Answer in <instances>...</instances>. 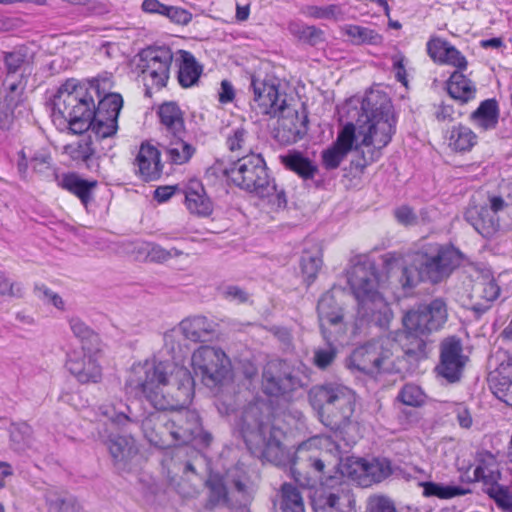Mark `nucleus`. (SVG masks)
Returning a JSON list of instances; mask_svg holds the SVG:
<instances>
[{
    "instance_id": "28",
    "label": "nucleus",
    "mask_w": 512,
    "mask_h": 512,
    "mask_svg": "<svg viewBox=\"0 0 512 512\" xmlns=\"http://www.w3.org/2000/svg\"><path fill=\"white\" fill-rule=\"evenodd\" d=\"M185 203L187 209L198 216H209L213 211L211 200L207 197L203 185L192 180L185 190Z\"/></svg>"
},
{
    "instance_id": "55",
    "label": "nucleus",
    "mask_w": 512,
    "mask_h": 512,
    "mask_svg": "<svg viewBox=\"0 0 512 512\" xmlns=\"http://www.w3.org/2000/svg\"><path fill=\"white\" fill-rule=\"evenodd\" d=\"M433 114L439 122L450 123L460 118L463 115V112L461 110H456L453 105L442 102L441 104L434 106Z\"/></svg>"
},
{
    "instance_id": "52",
    "label": "nucleus",
    "mask_w": 512,
    "mask_h": 512,
    "mask_svg": "<svg viewBox=\"0 0 512 512\" xmlns=\"http://www.w3.org/2000/svg\"><path fill=\"white\" fill-rule=\"evenodd\" d=\"M326 341L327 345L325 347L316 348L313 356L314 365L321 370H325L331 366L338 353L337 348L332 344L334 340Z\"/></svg>"
},
{
    "instance_id": "10",
    "label": "nucleus",
    "mask_w": 512,
    "mask_h": 512,
    "mask_svg": "<svg viewBox=\"0 0 512 512\" xmlns=\"http://www.w3.org/2000/svg\"><path fill=\"white\" fill-rule=\"evenodd\" d=\"M53 106L68 122L73 133L81 134L89 130L94 116V99L83 87L67 81L58 89Z\"/></svg>"
},
{
    "instance_id": "34",
    "label": "nucleus",
    "mask_w": 512,
    "mask_h": 512,
    "mask_svg": "<svg viewBox=\"0 0 512 512\" xmlns=\"http://www.w3.org/2000/svg\"><path fill=\"white\" fill-rule=\"evenodd\" d=\"M179 54L178 81L182 87L188 88L197 83L202 73V67L192 53L180 50Z\"/></svg>"
},
{
    "instance_id": "17",
    "label": "nucleus",
    "mask_w": 512,
    "mask_h": 512,
    "mask_svg": "<svg viewBox=\"0 0 512 512\" xmlns=\"http://www.w3.org/2000/svg\"><path fill=\"white\" fill-rule=\"evenodd\" d=\"M251 87L254 94L252 107L258 113L277 117L285 110L286 97L279 94L276 80L253 77Z\"/></svg>"
},
{
    "instance_id": "31",
    "label": "nucleus",
    "mask_w": 512,
    "mask_h": 512,
    "mask_svg": "<svg viewBox=\"0 0 512 512\" xmlns=\"http://www.w3.org/2000/svg\"><path fill=\"white\" fill-rule=\"evenodd\" d=\"M185 137L186 135H177L175 137H164L161 140V147L174 164L181 165L188 162L195 153V148L185 141Z\"/></svg>"
},
{
    "instance_id": "21",
    "label": "nucleus",
    "mask_w": 512,
    "mask_h": 512,
    "mask_svg": "<svg viewBox=\"0 0 512 512\" xmlns=\"http://www.w3.org/2000/svg\"><path fill=\"white\" fill-rule=\"evenodd\" d=\"M426 46L427 53L434 62L452 65L459 70L467 68L466 58L448 41L439 37H432Z\"/></svg>"
},
{
    "instance_id": "15",
    "label": "nucleus",
    "mask_w": 512,
    "mask_h": 512,
    "mask_svg": "<svg viewBox=\"0 0 512 512\" xmlns=\"http://www.w3.org/2000/svg\"><path fill=\"white\" fill-rule=\"evenodd\" d=\"M313 498L314 512H355V499L341 477L330 475Z\"/></svg>"
},
{
    "instance_id": "7",
    "label": "nucleus",
    "mask_w": 512,
    "mask_h": 512,
    "mask_svg": "<svg viewBox=\"0 0 512 512\" xmlns=\"http://www.w3.org/2000/svg\"><path fill=\"white\" fill-rule=\"evenodd\" d=\"M348 283L358 301V314L380 328H387L392 312L378 291L375 267L368 262L355 264L348 272Z\"/></svg>"
},
{
    "instance_id": "43",
    "label": "nucleus",
    "mask_w": 512,
    "mask_h": 512,
    "mask_svg": "<svg viewBox=\"0 0 512 512\" xmlns=\"http://www.w3.org/2000/svg\"><path fill=\"white\" fill-rule=\"evenodd\" d=\"M99 102L97 107L94 105V115L99 117H110L118 119L120 110L123 106V99L118 93H108L103 97L98 94Z\"/></svg>"
},
{
    "instance_id": "51",
    "label": "nucleus",
    "mask_w": 512,
    "mask_h": 512,
    "mask_svg": "<svg viewBox=\"0 0 512 512\" xmlns=\"http://www.w3.org/2000/svg\"><path fill=\"white\" fill-rule=\"evenodd\" d=\"M48 512H79L80 505L77 500L68 494L49 496L47 498Z\"/></svg>"
},
{
    "instance_id": "37",
    "label": "nucleus",
    "mask_w": 512,
    "mask_h": 512,
    "mask_svg": "<svg viewBox=\"0 0 512 512\" xmlns=\"http://www.w3.org/2000/svg\"><path fill=\"white\" fill-rule=\"evenodd\" d=\"M474 478L476 481L483 482L485 488L500 485L501 472L496 459L492 455L489 454L479 461L474 470Z\"/></svg>"
},
{
    "instance_id": "59",
    "label": "nucleus",
    "mask_w": 512,
    "mask_h": 512,
    "mask_svg": "<svg viewBox=\"0 0 512 512\" xmlns=\"http://www.w3.org/2000/svg\"><path fill=\"white\" fill-rule=\"evenodd\" d=\"M394 217L403 226H415L419 224V217L408 205H402L394 210Z\"/></svg>"
},
{
    "instance_id": "36",
    "label": "nucleus",
    "mask_w": 512,
    "mask_h": 512,
    "mask_svg": "<svg viewBox=\"0 0 512 512\" xmlns=\"http://www.w3.org/2000/svg\"><path fill=\"white\" fill-rule=\"evenodd\" d=\"M99 413L117 427L125 426L127 423L134 421L130 406L121 400L115 403L102 404L99 407Z\"/></svg>"
},
{
    "instance_id": "1",
    "label": "nucleus",
    "mask_w": 512,
    "mask_h": 512,
    "mask_svg": "<svg viewBox=\"0 0 512 512\" xmlns=\"http://www.w3.org/2000/svg\"><path fill=\"white\" fill-rule=\"evenodd\" d=\"M131 371L127 385L156 410L169 411L171 446L189 444L199 437L209 444L211 436L203 433L199 415L186 409L194 396V379L186 367L153 359L134 365Z\"/></svg>"
},
{
    "instance_id": "41",
    "label": "nucleus",
    "mask_w": 512,
    "mask_h": 512,
    "mask_svg": "<svg viewBox=\"0 0 512 512\" xmlns=\"http://www.w3.org/2000/svg\"><path fill=\"white\" fill-rule=\"evenodd\" d=\"M10 440L16 451L31 449L34 444L33 429L27 423L12 424L10 427Z\"/></svg>"
},
{
    "instance_id": "32",
    "label": "nucleus",
    "mask_w": 512,
    "mask_h": 512,
    "mask_svg": "<svg viewBox=\"0 0 512 512\" xmlns=\"http://www.w3.org/2000/svg\"><path fill=\"white\" fill-rule=\"evenodd\" d=\"M463 70L453 72L448 81V93L461 105L473 100L476 96V86L463 73Z\"/></svg>"
},
{
    "instance_id": "30",
    "label": "nucleus",
    "mask_w": 512,
    "mask_h": 512,
    "mask_svg": "<svg viewBox=\"0 0 512 512\" xmlns=\"http://www.w3.org/2000/svg\"><path fill=\"white\" fill-rule=\"evenodd\" d=\"M180 330L186 339L204 342L215 332V324L205 316H194L181 321Z\"/></svg>"
},
{
    "instance_id": "50",
    "label": "nucleus",
    "mask_w": 512,
    "mask_h": 512,
    "mask_svg": "<svg viewBox=\"0 0 512 512\" xmlns=\"http://www.w3.org/2000/svg\"><path fill=\"white\" fill-rule=\"evenodd\" d=\"M484 492L493 499L502 512H512V494L508 487L503 485L491 486L485 488Z\"/></svg>"
},
{
    "instance_id": "23",
    "label": "nucleus",
    "mask_w": 512,
    "mask_h": 512,
    "mask_svg": "<svg viewBox=\"0 0 512 512\" xmlns=\"http://www.w3.org/2000/svg\"><path fill=\"white\" fill-rule=\"evenodd\" d=\"M500 294V287L494 279L482 278L472 287L470 299L471 310L478 314L485 313Z\"/></svg>"
},
{
    "instance_id": "26",
    "label": "nucleus",
    "mask_w": 512,
    "mask_h": 512,
    "mask_svg": "<svg viewBox=\"0 0 512 512\" xmlns=\"http://www.w3.org/2000/svg\"><path fill=\"white\" fill-rule=\"evenodd\" d=\"M138 173L144 181H153L160 177L162 165L160 152L150 144H142L135 159Z\"/></svg>"
},
{
    "instance_id": "3",
    "label": "nucleus",
    "mask_w": 512,
    "mask_h": 512,
    "mask_svg": "<svg viewBox=\"0 0 512 512\" xmlns=\"http://www.w3.org/2000/svg\"><path fill=\"white\" fill-rule=\"evenodd\" d=\"M271 415L270 406L264 400H256L245 407L236 425L254 456L280 464L285 457L284 433L272 424Z\"/></svg>"
},
{
    "instance_id": "8",
    "label": "nucleus",
    "mask_w": 512,
    "mask_h": 512,
    "mask_svg": "<svg viewBox=\"0 0 512 512\" xmlns=\"http://www.w3.org/2000/svg\"><path fill=\"white\" fill-rule=\"evenodd\" d=\"M448 318L447 304L442 298H435L427 304H421L415 309L407 311L402 323L407 340L405 353L416 359L427 356V337L440 330Z\"/></svg>"
},
{
    "instance_id": "16",
    "label": "nucleus",
    "mask_w": 512,
    "mask_h": 512,
    "mask_svg": "<svg viewBox=\"0 0 512 512\" xmlns=\"http://www.w3.org/2000/svg\"><path fill=\"white\" fill-rule=\"evenodd\" d=\"M320 330L325 340H338L345 334L343 309L331 291L325 292L317 305Z\"/></svg>"
},
{
    "instance_id": "9",
    "label": "nucleus",
    "mask_w": 512,
    "mask_h": 512,
    "mask_svg": "<svg viewBox=\"0 0 512 512\" xmlns=\"http://www.w3.org/2000/svg\"><path fill=\"white\" fill-rule=\"evenodd\" d=\"M225 174L239 188L261 198L275 197L278 207L286 206L285 192L277 189L260 154L251 153L239 158L225 170Z\"/></svg>"
},
{
    "instance_id": "49",
    "label": "nucleus",
    "mask_w": 512,
    "mask_h": 512,
    "mask_svg": "<svg viewBox=\"0 0 512 512\" xmlns=\"http://www.w3.org/2000/svg\"><path fill=\"white\" fill-rule=\"evenodd\" d=\"M99 138H108L116 134L118 129V119L108 117H99L94 115L91 119L90 128Z\"/></svg>"
},
{
    "instance_id": "24",
    "label": "nucleus",
    "mask_w": 512,
    "mask_h": 512,
    "mask_svg": "<svg viewBox=\"0 0 512 512\" xmlns=\"http://www.w3.org/2000/svg\"><path fill=\"white\" fill-rule=\"evenodd\" d=\"M466 221L484 238H491L500 227L499 218L487 206L469 207L464 215Z\"/></svg>"
},
{
    "instance_id": "22",
    "label": "nucleus",
    "mask_w": 512,
    "mask_h": 512,
    "mask_svg": "<svg viewBox=\"0 0 512 512\" xmlns=\"http://www.w3.org/2000/svg\"><path fill=\"white\" fill-rule=\"evenodd\" d=\"M108 449L119 471H132L138 452L133 438L126 436L110 437Z\"/></svg>"
},
{
    "instance_id": "64",
    "label": "nucleus",
    "mask_w": 512,
    "mask_h": 512,
    "mask_svg": "<svg viewBox=\"0 0 512 512\" xmlns=\"http://www.w3.org/2000/svg\"><path fill=\"white\" fill-rule=\"evenodd\" d=\"M26 88L24 77L14 79V77L6 76L4 81V92L14 93V95H23Z\"/></svg>"
},
{
    "instance_id": "11",
    "label": "nucleus",
    "mask_w": 512,
    "mask_h": 512,
    "mask_svg": "<svg viewBox=\"0 0 512 512\" xmlns=\"http://www.w3.org/2000/svg\"><path fill=\"white\" fill-rule=\"evenodd\" d=\"M173 53L167 46H150L138 54L137 68L145 86V94L160 90L167 85Z\"/></svg>"
},
{
    "instance_id": "12",
    "label": "nucleus",
    "mask_w": 512,
    "mask_h": 512,
    "mask_svg": "<svg viewBox=\"0 0 512 512\" xmlns=\"http://www.w3.org/2000/svg\"><path fill=\"white\" fill-rule=\"evenodd\" d=\"M191 365L195 375L209 388L221 385L231 377L230 359L220 348L199 347L192 354Z\"/></svg>"
},
{
    "instance_id": "47",
    "label": "nucleus",
    "mask_w": 512,
    "mask_h": 512,
    "mask_svg": "<svg viewBox=\"0 0 512 512\" xmlns=\"http://www.w3.org/2000/svg\"><path fill=\"white\" fill-rule=\"evenodd\" d=\"M206 486L209 492L208 499L204 506L205 509L214 510L227 503V489L220 478H210L206 482Z\"/></svg>"
},
{
    "instance_id": "14",
    "label": "nucleus",
    "mask_w": 512,
    "mask_h": 512,
    "mask_svg": "<svg viewBox=\"0 0 512 512\" xmlns=\"http://www.w3.org/2000/svg\"><path fill=\"white\" fill-rule=\"evenodd\" d=\"M261 385L266 395L283 399H288L295 390L302 387L293 368L283 361H270L264 366Z\"/></svg>"
},
{
    "instance_id": "45",
    "label": "nucleus",
    "mask_w": 512,
    "mask_h": 512,
    "mask_svg": "<svg viewBox=\"0 0 512 512\" xmlns=\"http://www.w3.org/2000/svg\"><path fill=\"white\" fill-rule=\"evenodd\" d=\"M301 13L309 18L339 21L344 17L340 5L330 4L326 6L306 5L301 8Z\"/></svg>"
},
{
    "instance_id": "13",
    "label": "nucleus",
    "mask_w": 512,
    "mask_h": 512,
    "mask_svg": "<svg viewBox=\"0 0 512 512\" xmlns=\"http://www.w3.org/2000/svg\"><path fill=\"white\" fill-rule=\"evenodd\" d=\"M392 345L393 343L389 338L373 339L352 352L347 360V367L370 375L388 371L392 356Z\"/></svg>"
},
{
    "instance_id": "56",
    "label": "nucleus",
    "mask_w": 512,
    "mask_h": 512,
    "mask_svg": "<svg viewBox=\"0 0 512 512\" xmlns=\"http://www.w3.org/2000/svg\"><path fill=\"white\" fill-rule=\"evenodd\" d=\"M368 512H397L394 502L382 495L372 496L368 499Z\"/></svg>"
},
{
    "instance_id": "61",
    "label": "nucleus",
    "mask_w": 512,
    "mask_h": 512,
    "mask_svg": "<svg viewBox=\"0 0 512 512\" xmlns=\"http://www.w3.org/2000/svg\"><path fill=\"white\" fill-rule=\"evenodd\" d=\"M247 137L248 133L244 128L234 129L226 141L229 150L232 152L243 150L246 146Z\"/></svg>"
},
{
    "instance_id": "62",
    "label": "nucleus",
    "mask_w": 512,
    "mask_h": 512,
    "mask_svg": "<svg viewBox=\"0 0 512 512\" xmlns=\"http://www.w3.org/2000/svg\"><path fill=\"white\" fill-rule=\"evenodd\" d=\"M36 291H37L38 297L40 299H42L43 301L51 303L57 309H60V310L64 309V301L61 298V296L58 295L57 293L51 291L46 286H37Z\"/></svg>"
},
{
    "instance_id": "25",
    "label": "nucleus",
    "mask_w": 512,
    "mask_h": 512,
    "mask_svg": "<svg viewBox=\"0 0 512 512\" xmlns=\"http://www.w3.org/2000/svg\"><path fill=\"white\" fill-rule=\"evenodd\" d=\"M162 138L187 135L183 113L175 102L163 103L158 109Z\"/></svg>"
},
{
    "instance_id": "29",
    "label": "nucleus",
    "mask_w": 512,
    "mask_h": 512,
    "mask_svg": "<svg viewBox=\"0 0 512 512\" xmlns=\"http://www.w3.org/2000/svg\"><path fill=\"white\" fill-rule=\"evenodd\" d=\"M493 394L501 401L512 406V359L502 362L496 375L490 380Z\"/></svg>"
},
{
    "instance_id": "39",
    "label": "nucleus",
    "mask_w": 512,
    "mask_h": 512,
    "mask_svg": "<svg viewBox=\"0 0 512 512\" xmlns=\"http://www.w3.org/2000/svg\"><path fill=\"white\" fill-rule=\"evenodd\" d=\"M277 512H305L303 498L293 485L284 483Z\"/></svg>"
},
{
    "instance_id": "38",
    "label": "nucleus",
    "mask_w": 512,
    "mask_h": 512,
    "mask_svg": "<svg viewBox=\"0 0 512 512\" xmlns=\"http://www.w3.org/2000/svg\"><path fill=\"white\" fill-rule=\"evenodd\" d=\"M477 143V135L467 126L452 127L448 136V145L457 152L470 151Z\"/></svg>"
},
{
    "instance_id": "57",
    "label": "nucleus",
    "mask_w": 512,
    "mask_h": 512,
    "mask_svg": "<svg viewBox=\"0 0 512 512\" xmlns=\"http://www.w3.org/2000/svg\"><path fill=\"white\" fill-rule=\"evenodd\" d=\"M162 15L178 25H187L192 20V14L189 11L176 6L166 5Z\"/></svg>"
},
{
    "instance_id": "19",
    "label": "nucleus",
    "mask_w": 512,
    "mask_h": 512,
    "mask_svg": "<svg viewBox=\"0 0 512 512\" xmlns=\"http://www.w3.org/2000/svg\"><path fill=\"white\" fill-rule=\"evenodd\" d=\"M68 371L82 384L98 383L102 378V369L95 354L72 352L66 361Z\"/></svg>"
},
{
    "instance_id": "58",
    "label": "nucleus",
    "mask_w": 512,
    "mask_h": 512,
    "mask_svg": "<svg viewBox=\"0 0 512 512\" xmlns=\"http://www.w3.org/2000/svg\"><path fill=\"white\" fill-rule=\"evenodd\" d=\"M0 296L20 298L23 296V287L20 283L11 281L4 273L0 272Z\"/></svg>"
},
{
    "instance_id": "4",
    "label": "nucleus",
    "mask_w": 512,
    "mask_h": 512,
    "mask_svg": "<svg viewBox=\"0 0 512 512\" xmlns=\"http://www.w3.org/2000/svg\"><path fill=\"white\" fill-rule=\"evenodd\" d=\"M322 450L316 455L307 458L308 466L318 474L337 471L341 476L353 480L368 482H381L391 474L389 462L375 459L371 462L363 458L347 457L343 460L339 445L329 438L320 441Z\"/></svg>"
},
{
    "instance_id": "27",
    "label": "nucleus",
    "mask_w": 512,
    "mask_h": 512,
    "mask_svg": "<svg viewBox=\"0 0 512 512\" xmlns=\"http://www.w3.org/2000/svg\"><path fill=\"white\" fill-rule=\"evenodd\" d=\"M3 63L6 76L14 77L19 74L20 77H24L31 72L33 56L28 47L18 46L12 51L3 52Z\"/></svg>"
},
{
    "instance_id": "33",
    "label": "nucleus",
    "mask_w": 512,
    "mask_h": 512,
    "mask_svg": "<svg viewBox=\"0 0 512 512\" xmlns=\"http://www.w3.org/2000/svg\"><path fill=\"white\" fill-rule=\"evenodd\" d=\"M499 108L495 99L482 101L479 107L470 115V120L478 128L487 131L494 129L498 123Z\"/></svg>"
},
{
    "instance_id": "42",
    "label": "nucleus",
    "mask_w": 512,
    "mask_h": 512,
    "mask_svg": "<svg viewBox=\"0 0 512 512\" xmlns=\"http://www.w3.org/2000/svg\"><path fill=\"white\" fill-rule=\"evenodd\" d=\"M344 33L355 45H378L382 42V36L373 29L360 25H346Z\"/></svg>"
},
{
    "instance_id": "18",
    "label": "nucleus",
    "mask_w": 512,
    "mask_h": 512,
    "mask_svg": "<svg viewBox=\"0 0 512 512\" xmlns=\"http://www.w3.org/2000/svg\"><path fill=\"white\" fill-rule=\"evenodd\" d=\"M466 361L461 340L455 336L448 337L440 345V362L436 371L448 382L454 383L460 380Z\"/></svg>"
},
{
    "instance_id": "60",
    "label": "nucleus",
    "mask_w": 512,
    "mask_h": 512,
    "mask_svg": "<svg viewBox=\"0 0 512 512\" xmlns=\"http://www.w3.org/2000/svg\"><path fill=\"white\" fill-rule=\"evenodd\" d=\"M221 295L228 301L242 304L248 301L249 294L239 286L227 285L221 288Z\"/></svg>"
},
{
    "instance_id": "63",
    "label": "nucleus",
    "mask_w": 512,
    "mask_h": 512,
    "mask_svg": "<svg viewBox=\"0 0 512 512\" xmlns=\"http://www.w3.org/2000/svg\"><path fill=\"white\" fill-rule=\"evenodd\" d=\"M147 258L152 262L163 263L169 260L168 249L152 243L148 245Z\"/></svg>"
},
{
    "instance_id": "54",
    "label": "nucleus",
    "mask_w": 512,
    "mask_h": 512,
    "mask_svg": "<svg viewBox=\"0 0 512 512\" xmlns=\"http://www.w3.org/2000/svg\"><path fill=\"white\" fill-rule=\"evenodd\" d=\"M398 398L405 405L419 406L424 401V394L418 386L407 384L400 391Z\"/></svg>"
},
{
    "instance_id": "2",
    "label": "nucleus",
    "mask_w": 512,
    "mask_h": 512,
    "mask_svg": "<svg viewBox=\"0 0 512 512\" xmlns=\"http://www.w3.org/2000/svg\"><path fill=\"white\" fill-rule=\"evenodd\" d=\"M356 115V122L345 124L336 141L322 152V163L326 169L338 168L351 150L362 146L372 148L367 151V156L363 152L365 162H375L380 158L381 150L391 142L396 120L392 102L385 93H368Z\"/></svg>"
},
{
    "instance_id": "46",
    "label": "nucleus",
    "mask_w": 512,
    "mask_h": 512,
    "mask_svg": "<svg viewBox=\"0 0 512 512\" xmlns=\"http://www.w3.org/2000/svg\"><path fill=\"white\" fill-rule=\"evenodd\" d=\"M69 326L73 335L82 343L83 351L86 349L90 350L89 346L98 343V335L80 318L71 317L69 319Z\"/></svg>"
},
{
    "instance_id": "48",
    "label": "nucleus",
    "mask_w": 512,
    "mask_h": 512,
    "mask_svg": "<svg viewBox=\"0 0 512 512\" xmlns=\"http://www.w3.org/2000/svg\"><path fill=\"white\" fill-rule=\"evenodd\" d=\"M63 153L74 161H87L94 153L91 137L83 136L78 141L65 145Z\"/></svg>"
},
{
    "instance_id": "53",
    "label": "nucleus",
    "mask_w": 512,
    "mask_h": 512,
    "mask_svg": "<svg viewBox=\"0 0 512 512\" xmlns=\"http://www.w3.org/2000/svg\"><path fill=\"white\" fill-rule=\"evenodd\" d=\"M322 265V259L318 255H312L308 252L301 256V270L304 277L310 284L317 276Z\"/></svg>"
},
{
    "instance_id": "44",
    "label": "nucleus",
    "mask_w": 512,
    "mask_h": 512,
    "mask_svg": "<svg viewBox=\"0 0 512 512\" xmlns=\"http://www.w3.org/2000/svg\"><path fill=\"white\" fill-rule=\"evenodd\" d=\"M423 487V495L426 497H437L439 499H451L456 496H463L470 492V490L460 486L442 485L435 482H423L420 484Z\"/></svg>"
},
{
    "instance_id": "6",
    "label": "nucleus",
    "mask_w": 512,
    "mask_h": 512,
    "mask_svg": "<svg viewBox=\"0 0 512 512\" xmlns=\"http://www.w3.org/2000/svg\"><path fill=\"white\" fill-rule=\"evenodd\" d=\"M460 264V253L453 247L429 244L417 253L413 263L403 266L399 282L412 289L424 280L439 283Z\"/></svg>"
},
{
    "instance_id": "40",
    "label": "nucleus",
    "mask_w": 512,
    "mask_h": 512,
    "mask_svg": "<svg viewBox=\"0 0 512 512\" xmlns=\"http://www.w3.org/2000/svg\"><path fill=\"white\" fill-rule=\"evenodd\" d=\"M61 186L78 196L82 203L86 205L91 198V190L96 186V182L83 180L76 174L72 173L63 177Z\"/></svg>"
},
{
    "instance_id": "35",
    "label": "nucleus",
    "mask_w": 512,
    "mask_h": 512,
    "mask_svg": "<svg viewBox=\"0 0 512 512\" xmlns=\"http://www.w3.org/2000/svg\"><path fill=\"white\" fill-rule=\"evenodd\" d=\"M281 163L289 170L297 173L304 179H311L317 172V167L307 157L298 151H290L280 156Z\"/></svg>"
},
{
    "instance_id": "20",
    "label": "nucleus",
    "mask_w": 512,
    "mask_h": 512,
    "mask_svg": "<svg viewBox=\"0 0 512 512\" xmlns=\"http://www.w3.org/2000/svg\"><path fill=\"white\" fill-rule=\"evenodd\" d=\"M168 425L169 418L167 411L157 410L152 412L142 421L144 437L155 447L161 449L171 447V436Z\"/></svg>"
},
{
    "instance_id": "5",
    "label": "nucleus",
    "mask_w": 512,
    "mask_h": 512,
    "mask_svg": "<svg viewBox=\"0 0 512 512\" xmlns=\"http://www.w3.org/2000/svg\"><path fill=\"white\" fill-rule=\"evenodd\" d=\"M309 402L323 425L343 432L353 422L357 396L347 386L330 382L313 386L309 391Z\"/></svg>"
}]
</instances>
